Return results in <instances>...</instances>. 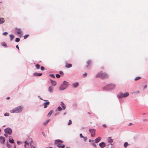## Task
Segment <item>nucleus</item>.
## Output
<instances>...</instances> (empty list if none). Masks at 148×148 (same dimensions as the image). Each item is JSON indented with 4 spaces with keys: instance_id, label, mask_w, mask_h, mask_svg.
I'll list each match as a JSON object with an SVG mask.
<instances>
[{
    "instance_id": "bb28decb",
    "label": "nucleus",
    "mask_w": 148,
    "mask_h": 148,
    "mask_svg": "<svg viewBox=\"0 0 148 148\" xmlns=\"http://www.w3.org/2000/svg\"><path fill=\"white\" fill-rule=\"evenodd\" d=\"M49 121L50 120L49 119L47 120L45 122H44L43 123V125H44L45 126H46L48 123Z\"/></svg>"
},
{
    "instance_id": "0eeeda50",
    "label": "nucleus",
    "mask_w": 148,
    "mask_h": 148,
    "mask_svg": "<svg viewBox=\"0 0 148 148\" xmlns=\"http://www.w3.org/2000/svg\"><path fill=\"white\" fill-rule=\"evenodd\" d=\"M95 130L94 129H89V132L91 133V136L92 137H94L95 135Z\"/></svg>"
},
{
    "instance_id": "2f4dec72",
    "label": "nucleus",
    "mask_w": 148,
    "mask_h": 148,
    "mask_svg": "<svg viewBox=\"0 0 148 148\" xmlns=\"http://www.w3.org/2000/svg\"><path fill=\"white\" fill-rule=\"evenodd\" d=\"M20 40V39L18 38H16L15 39V41L16 42H18Z\"/></svg>"
},
{
    "instance_id": "cd10ccee",
    "label": "nucleus",
    "mask_w": 148,
    "mask_h": 148,
    "mask_svg": "<svg viewBox=\"0 0 148 148\" xmlns=\"http://www.w3.org/2000/svg\"><path fill=\"white\" fill-rule=\"evenodd\" d=\"M88 65L86 66L88 67V66L91 64V61L90 60H88L87 62Z\"/></svg>"
},
{
    "instance_id": "473e14b6",
    "label": "nucleus",
    "mask_w": 148,
    "mask_h": 148,
    "mask_svg": "<svg viewBox=\"0 0 148 148\" xmlns=\"http://www.w3.org/2000/svg\"><path fill=\"white\" fill-rule=\"evenodd\" d=\"M35 66L37 69H38L40 68V65L39 64H37L35 65Z\"/></svg>"
},
{
    "instance_id": "1a4fd4ad",
    "label": "nucleus",
    "mask_w": 148,
    "mask_h": 148,
    "mask_svg": "<svg viewBox=\"0 0 148 148\" xmlns=\"http://www.w3.org/2000/svg\"><path fill=\"white\" fill-rule=\"evenodd\" d=\"M54 87L52 86L49 87L48 89V91L50 93H52L53 91Z\"/></svg>"
},
{
    "instance_id": "49530a36",
    "label": "nucleus",
    "mask_w": 148,
    "mask_h": 148,
    "mask_svg": "<svg viewBox=\"0 0 148 148\" xmlns=\"http://www.w3.org/2000/svg\"><path fill=\"white\" fill-rule=\"evenodd\" d=\"M17 143L18 145H20L22 143V142L20 141H17Z\"/></svg>"
},
{
    "instance_id": "4be33fe9",
    "label": "nucleus",
    "mask_w": 148,
    "mask_h": 148,
    "mask_svg": "<svg viewBox=\"0 0 148 148\" xmlns=\"http://www.w3.org/2000/svg\"><path fill=\"white\" fill-rule=\"evenodd\" d=\"M5 22V20L3 18H0V24H3Z\"/></svg>"
},
{
    "instance_id": "f704fd0d",
    "label": "nucleus",
    "mask_w": 148,
    "mask_h": 148,
    "mask_svg": "<svg viewBox=\"0 0 148 148\" xmlns=\"http://www.w3.org/2000/svg\"><path fill=\"white\" fill-rule=\"evenodd\" d=\"M140 78H141L140 77H136L135 78L134 80L135 81H136V80H137L140 79Z\"/></svg>"
},
{
    "instance_id": "4468645a",
    "label": "nucleus",
    "mask_w": 148,
    "mask_h": 148,
    "mask_svg": "<svg viewBox=\"0 0 148 148\" xmlns=\"http://www.w3.org/2000/svg\"><path fill=\"white\" fill-rule=\"evenodd\" d=\"M49 80L52 86H55L56 85L57 83L56 81L52 80L51 79H50Z\"/></svg>"
},
{
    "instance_id": "69168bd1",
    "label": "nucleus",
    "mask_w": 148,
    "mask_h": 148,
    "mask_svg": "<svg viewBox=\"0 0 148 148\" xmlns=\"http://www.w3.org/2000/svg\"><path fill=\"white\" fill-rule=\"evenodd\" d=\"M32 147V148H36L34 146H33L32 147Z\"/></svg>"
},
{
    "instance_id": "7c9ffc66",
    "label": "nucleus",
    "mask_w": 148,
    "mask_h": 148,
    "mask_svg": "<svg viewBox=\"0 0 148 148\" xmlns=\"http://www.w3.org/2000/svg\"><path fill=\"white\" fill-rule=\"evenodd\" d=\"M52 110H50V112H49V113L48 114L47 116L48 117H49L52 114Z\"/></svg>"
},
{
    "instance_id": "aec40b11",
    "label": "nucleus",
    "mask_w": 148,
    "mask_h": 148,
    "mask_svg": "<svg viewBox=\"0 0 148 148\" xmlns=\"http://www.w3.org/2000/svg\"><path fill=\"white\" fill-rule=\"evenodd\" d=\"M107 141L109 143H112L113 142V140L111 139V137H109L108 138Z\"/></svg>"
},
{
    "instance_id": "5fc2aeb1",
    "label": "nucleus",
    "mask_w": 148,
    "mask_h": 148,
    "mask_svg": "<svg viewBox=\"0 0 148 148\" xmlns=\"http://www.w3.org/2000/svg\"><path fill=\"white\" fill-rule=\"evenodd\" d=\"M102 126L104 127H106V124H103L102 125Z\"/></svg>"
},
{
    "instance_id": "20e7f679",
    "label": "nucleus",
    "mask_w": 148,
    "mask_h": 148,
    "mask_svg": "<svg viewBox=\"0 0 148 148\" xmlns=\"http://www.w3.org/2000/svg\"><path fill=\"white\" fill-rule=\"evenodd\" d=\"M68 85L69 83L66 81H64L63 83L60 86L59 89L61 90H64L66 88Z\"/></svg>"
},
{
    "instance_id": "412c9836",
    "label": "nucleus",
    "mask_w": 148,
    "mask_h": 148,
    "mask_svg": "<svg viewBox=\"0 0 148 148\" xmlns=\"http://www.w3.org/2000/svg\"><path fill=\"white\" fill-rule=\"evenodd\" d=\"M17 31V34H21V29L20 28H16L15 29Z\"/></svg>"
},
{
    "instance_id": "f257e3e1",
    "label": "nucleus",
    "mask_w": 148,
    "mask_h": 148,
    "mask_svg": "<svg viewBox=\"0 0 148 148\" xmlns=\"http://www.w3.org/2000/svg\"><path fill=\"white\" fill-rule=\"evenodd\" d=\"M23 109V107L21 106H19L15 107L14 109L10 110L11 113H18L21 112Z\"/></svg>"
},
{
    "instance_id": "13d9d810",
    "label": "nucleus",
    "mask_w": 148,
    "mask_h": 148,
    "mask_svg": "<svg viewBox=\"0 0 148 148\" xmlns=\"http://www.w3.org/2000/svg\"><path fill=\"white\" fill-rule=\"evenodd\" d=\"M42 134H43V135L44 136H45V134L43 133V132H42Z\"/></svg>"
},
{
    "instance_id": "f3484780",
    "label": "nucleus",
    "mask_w": 148,
    "mask_h": 148,
    "mask_svg": "<svg viewBox=\"0 0 148 148\" xmlns=\"http://www.w3.org/2000/svg\"><path fill=\"white\" fill-rule=\"evenodd\" d=\"M63 143V141L59 139L55 140L54 143Z\"/></svg>"
},
{
    "instance_id": "ddd939ff",
    "label": "nucleus",
    "mask_w": 148,
    "mask_h": 148,
    "mask_svg": "<svg viewBox=\"0 0 148 148\" xmlns=\"http://www.w3.org/2000/svg\"><path fill=\"white\" fill-rule=\"evenodd\" d=\"M99 145L101 148H103L105 146L106 143L104 142H102L99 144Z\"/></svg>"
},
{
    "instance_id": "a18cd8bd",
    "label": "nucleus",
    "mask_w": 148,
    "mask_h": 148,
    "mask_svg": "<svg viewBox=\"0 0 148 148\" xmlns=\"http://www.w3.org/2000/svg\"><path fill=\"white\" fill-rule=\"evenodd\" d=\"M139 93V91H135L133 92V94H138Z\"/></svg>"
},
{
    "instance_id": "ea45409f",
    "label": "nucleus",
    "mask_w": 148,
    "mask_h": 148,
    "mask_svg": "<svg viewBox=\"0 0 148 148\" xmlns=\"http://www.w3.org/2000/svg\"><path fill=\"white\" fill-rule=\"evenodd\" d=\"M58 110L59 111H61L63 109L60 106H59L58 107Z\"/></svg>"
},
{
    "instance_id": "6e6d98bb",
    "label": "nucleus",
    "mask_w": 148,
    "mask_h": 148,
    "mask_svg": "<svg viewBox=\"0 0 148 148\" xmlns=\"http://www.w3.org/2000/svg\"><path fill=\"white\" fill-rule=\"evenodd\" d=\"M38 97L41 100H43V99L42 98L40 97L39 96H38Z\"/></svg>"
},
{
    "instance_id": "a211bd4d",
    "label": "nucleus",
    "mask_w": 148,
    "mask_h": 148,
    "mask_svg": "<svg viewBox=\"0 0 148 148\" xmlns=\"http://www.w3.org/2000/svg\"><path fill=\"white\" fill-rule=\"evenodd\" d=\"M60 105L62 107L63 110H64L65 109L66 106L62 101L61 102Z\"/></svg>"
},
{
    "instance_id": "b1692460",
    "label": "nucleus",
    "mask_w": 148,
    "mask_h": 148,
    "mask_svg": "<svg viewBox=\"0 0 148 148\" xmlns=\"http://www.w3.org/2000/svg\"><path fill=\"white\" fill-rule=\"evenodd\" d=\"M9 141L10 143H14V140L12 138H10L9 139Z\"/></svg>"
},
{
    "instance_id": "de8ad7c7",
    "label": "nucleus",
    "mask_w": 148,
    "mask_h": 148,
    "mask_svg": "<svg viewBox=\"0 0 148 148\" xmlns=\"http://www.w3.org/2000/svg\"><path fill=\"white\" fill-rule=\"evenodd\" d=\"M80 137L81 138H84V136L82 135V134H79Z\"/></svg>"
},
{
    "instance_id": "052dcab7",
    "label": "nucleus",
    "mask_w": 148,
    "mask_h": 148,
    "mask_svg": "<svg viewBox=\"0 0 148 148\" xmlns=\"http://www.w3.org/2000/svg\"><path fill=\"white\" fill-rule=\"evenodd\" d=\"M59 113H56L55 114V115L56 116H57V115H58L59 114Z\"/></svg>"
},
{
    "instance_id": "a878e982",
    "label": "nucleus",
    "mask_w": 148,
    "mask_h": 148,
    "mask_svg": "<svg viewBox=\"0 0 148 148\" xmlns=\"http://www.w3.org/2000/svg\"><path fill=\"white\" fill-rule=\"evenodd\" d=\"M129 145L130 144H129L127 142H126L124 143L123 145V147L125 148L127 147V146Z\"/></svg>"
},
{
    "instance_id": "423d86ee",
    "label": "nucleus",
    "mask_w": 148,
    "mask_h": 148,
    "mask_svg": "<svg viewBox=\"0 0 148 148\" xmlns=\"http://www.w3.org/2000/svg\"><path fill=\"white\" fill-rule=\"evenodd\" d=\"M4 132L5 134L11 135L12 133V130L10 127H7L4 130Z\"/></svg>"
},
{
    "instance_id": "603ef678",
    "label": "nucleus",
    "mask_w": 148,
    "mask_h": 148,
    "mask_svg": "<svg viewBox=\"0 0 148 148\" xmlns=\"http://www.w3.org/2000/svg\"><path fill=\"white\" fill-rule=\"evenodd\" d=\"M4 135L5 136V137L6 138H7L8 136L7 134L5 133L4 134Z\"/></svg>"
},
{
    "instance_id": "774afa93",
    "label": "nucleus",
    "mask_w": 148,
    "mask_h": 148,
    "mask_svg": "<svg viewBox=\"0 0 148 148\" xmlns=\"http://www.w3.org/2000/svg\"><path fill=\"white\" fill-rule=\"evenodd\" d=\"M13 148H16V146H15Z\"/></svg>"
},
{
    "instance_id": "3c124183",
    "label": "nucleus",
    "mask_w": 148,
    "mask_h": 148,
    "mask_svg": "<svg viewBox=\"0 0 148 148\" xmlns=\"http://www.w3.org/2000/svg\"><path fill=\"white\" fill-rule=\"evenodd\" d=\"M87 75V73H85L84 74H83V77H85Z\"/></svg>"
},
{
    "instance_id": "393cba45",
    "label": "nucleus",
    "mask_w": 148,
    "mask_h": 148,
    "mask_svg": "<svg viewBox=\"0 0 148 148\" xmlns=\"http://www.w3.org/2000/svg\"><path fill=\"white\" fill-rule=\"evenodd\" d=\"M10 40L11 41H12L14 38V36L13 34L10 35Z\"/></svg>"
},
{
    "instance_id": "5701e85b",
    "label": "nucleus",
    "mask_w": 148,
    "mask_h": 148,
    "mask_svg": "<svg viewBox=\"0 0 148 148\" xmlns=\"http://www.w3.org/2000/svg\"><path fill=\"white\" fill-rule=\"evenodd\" d=\"M65 67L67 68H70L72 66V65L71 64H66L65 66Z\"/></svg>"
},
{
    "instance_id": "e2e57ef3",
    "label": "nucleus",
    "mask_w": 148,
    "mask_h": 148,
    "mask_svg": "<svg viewBox=\"0 0 148 148\" xmlns=\"http://www.w3.org/2000/svg\"><path fill=\"white\" fill-rule=\"evenodd\" d=\"M143 120L144 121H145V120L148 121V120L147 119H143Z\"/></svg>"
},
{
    "instance_id": "4c0bfd02",
    "label": "nucleus",
    "mask_w": 148,
    "mask_h": 148,
    "mask_svg": "<svg viewBox=\"0 0 148 148\" xmlns=\"http://www.w3.org/2000/svg\"><path fill=\"white\" fill-rule=\"evenodd\" d=\"M56 76L57 78H59L60 77V75L59 74H56Z\"/></svg>"
},
{
    "instance_id": "864d4df0",
    "label": "nucleus",
    "mask_w": 148,
    "mask_h": 148,
    "mask_svg": "<svg viewBox=\"0 0 148 148\" xmlns=\"http://www.w3.org/2000/svg\"><path fill=\"white\" fill-rule=\"evenodd\" d=\"M16 48H17L18 50H19V47H18V45H17L16 46Z\"/></svg>"
},
{
    "instance_id": "680f3d73",
    "label": "nucleus",
    "mask_w": 148,
    "mask_h": 148,
    "mask_svg": "<svg viewBox=\"0 0 148 148\" xmlns=\"http://www.w3.org/2000/svg\"><path fill=\"white\" fill-rule=\"evenodd\" d=\"M10 99V97H8L7 98H6V99Z\"/></svg>"
},
{
    "instance_id": "8fccbe9b",
    "label": "nucleus",
    "mask_w": 148,
    "mask_h": 148,
    "mask_svg": "<svg viewBox=\"0 0 148 148\" xmlns=\"http://www.w3.org/2000/svg\"><path fill=\"white\" fill-rule=\"evenodd\" d=\"M24 143L25 145H29V143H28L27 141H25Z\"/></svg>"
},
{
    "instance_id": "0e129e2a",
    "label": "nucleus",
    "mask_w": 148,
    "mask_h": 148,
    "mask_svg": "<svg viewBox=\"0 0 148 148\" xmlns=\"http://www.w3.org/2000/svg\"><path fill=\"white\" fill-rule=\"evenodd\" d=\"M66 112H65L64 113L63 115H66Z\"/></svg>"
},
{
    "instance_id": "4d7b16f0",
    "label": "nucleus",
    "mask_w": 148,
    "mask_h": 148,
    "mask_svg": "<svg viewBox=\"0 0 148 148\" xmlns=\"http://www.w3.org/2000/svg\"><path fill=\"white\" fill-rule=\"evenodd\" d=\"M147 87V85H145L144 87V89H145V88H146Z\"/></svg>"
},
{
    "instance_id": "37998d69",
    "label": "nucleus",
    "mask_w": 148,
    "mask_h": 148,
    "mask_svg": "<svg viewBox=\"0 0 148 148\" xmlns=\"http://www.w3.org/2000/svg\"><path fill=\"white\" fill-rule=\"evenodd\" d=\"M60 74L61 75H64V73L62 71H59Z\"/></svg>"
},
{
    "instance_id": "c03bdc74",
    "label": "nucleus",
    "mask_w": 148,
    "mask_h": 148,
    "mask_svg": "<svg viewBox=\"0 0 148 148\" xmlns=\"http://www.w3.org/2000/svg\"><path fill=\"white\" fill-rule=\"evenodd\" d=\"M40 69L42 71H44L45 70V68L43 66H41L40 67Z\"/></svg>"
},
{
    "instance_id": "58836bf2",
    "label": "nucleus",
    "mask_w": 148,
    "mask_h": 148,
    "mask_svg": "<svg viewBox=\"0 0 148 148\" xmlns=\"http://www.w3.org/2000/svg\"><path fill=\"white\" fill-rule=\"evenodd\" d=\"M29 36V35L28 34H26V35H25L23 36L24 38V39H26Z\"/></svg>"
},
{
    "instance_id": "e433bc0d",
    "label": "nucleus",
    "mask_w": 148,
    "mask_h": 148,
    "mask_svg": "<svg viewBox=\"0 0 148 148\" xmlns=\"http://www.w3.org/2000/svg\"><path fill=\"white\" fill-rule=\"evenodd\" d=\"M112 144H110V145H108V147H107L106 148H112Z\"/></svg>"
},
{
    "instance_id": "dca6fc26",
    "label": "nucleus",
    "mask_w": 148,
    "mask_h": 148,
    "mask_svg": "<svg viewBox=\"0 0 148 148\" xmlns=\"http://www.w3.org/2000/svg\"><path fill=\"white\" fill-rule=\"evenodd\" d=\"M101 139V138L100 137H98L95 140V143H98L100 141Z\"/></svg>"
},
{
    "instance_id": "7ed1b4c3",
    "label": "nucleus",
    "mask_w": 148,
    "mask_h": 148,
    "mask_svg": "<svg viewBox=\"0 0 148 148\" xmlns=\"http://www.w3.org/2000/svg\"><path fill=\"white\" fill-rule=\"evenodd\" d=\"M115 87L114 84H110L104 86L103 88L104 90L109 91L113 89Z\"/></svg>"
},
{
    "instance_id": "9b49d317",
    "label": "nucleus",
    "mask_w": 148,
    "mask_h": 148,
    "mask_svg": "<svg viewBox=\"0 0 148 148\" xmlns=\"http://www.w3.org/2000/svg\"><path fill=\"white\" fill-rule=\"evenodd\" d=\"M5 138L2 136H0V142L2 144H3L5 141Z\"/></svg>"
},
{
    "instance_id": "39448f33",
    "label": "nucleus",
    "mask_w": 148,
    "mask_h": 148,
    "mask_svg": "<svg viewBox=\"0 0 148 148\" xmlns=\"http://www.w3.org/2000/svg\"><path fill=\"white\" fill-rule=\"evenodd\" d=\"M129 95V93L128 92L123 93L121 92H120L117 95V97L119 99H120L122 98L126 97L128 96Z\"/></svg>"
},
{
    "instance_id": "f03ea898",
    "label": "nucleus",
    "mask_w": 148,
    "mask_h": 148,
    "mask_svg": "<svg viewBox=\"0 0 148 148\" xmlns=\"http://www.w3.org/2000/svg\"><path fill=\"white\" fill-rule=\"evenodd\" d=\"M109 76L106 73H103L102 72H101L96 75V77H100L102 79H106Z\"/></svg>"
},
{
    "instance_id": "a19ab883",
    "label": "nucleus",
    "mask_w": 148,
    "mask_h": 148,
    "mask_svg": "<svg viewBox=\"0 0 148 148\" xmlns=\"http://www.w3.org/2000/svg\"><path fill=\"white\" fill-rule=\"evenodd\" d=\"M8 34V33L6 32H4L2 34L3 35L6 36Z\"/></svg>"
},
{
    "instance_id": "72a5a7b5",
    "label": "nucleus",
    "mask_w": 148,
    "mask_h": 148,
    "mask_svg": "<svg viewBox=\"0 0 148 148\" xmlns=\"http://www.w3.org/2000/svg\"><path fill=\"white\" fill-rule=\"evenodd\" d=\"M49 76L53 78H55V75L53 74H50V75H49Z\"/></svg>"
},
{
    "instance_id": "09e8293b",
    "label": "nucleus",
    "mask_w": 148,
    "mask_h": 148,
    "mask_svg": "<svg viewBox=\"0 0 148 148\" xmlns=\"http://www.w3.org/2000/svg\"><path fill=\"white\" fill-rule=\"evenodd\" d=\"M84 141H86V140L87 139V138L86 137H84L83 138Z\"/></svg>"
},
{
    "instance_id": "338daca9",
    "label": "nucleus",
    "mask_w": 148,
    "mask_h": 148,
    "mask_svg": "<svg viewBox=\"0 0 148 148\" xmlns=\"http://www.w3.org/2000/svg\"><path fill=\"white\" fill-rule=\"evenodd\" d=\"M145 113H143V115H145Z\"/></svg>"
},
{
    "instance_id": "6ab92c4d",
    "label": "nucleus",
    "mask_w": 148,
    "mask_h": 148,
    "mask_svg": "<svg viewBox=\"0 0 148 148\" xmlns=\"http://www.w3.org/2000/svg\"><path fill=\"white\" fill-rule=\"evenodd\" d=\"M42 73H34L33 74V75L36 76H40L42 75Z\"/></svg>"
},
{
    "instance_id": "79ce46f5",
    "label": "nucleus",
    "mask_w": 148,
    "mask_h": 148,
    "mask_svg": "<svg viewBox=\"0 0 148 148\" xmlns=\"http://www.w3.org/2000/svg\"><path fill=\"white\" fill-rule=\"evenodd\" d=\"M72 123V121L71 120H70L69 121L68 123V125H71V124Z\"/></svg>"
},
{
    "instance_id": "9d476101",
    "label": "nucleus",
    "mask_w": 148,
    "mask_h": 148,
    "mask_svg": "<svg viewBox=\"0 0 148 148\" xmlns=\"http://www.w3.org/2000/svg\"><path fill=\"white\" fill-rule=\"evenodd\" d=\"M56 145L57 147H58L59 148H64L65 147V145L64 144H62L61 143L55 144Z\"/></svg>"
},
{
    "instance_id": "c9c22d12",
    "label": "nucleus",
    "mask_w": 148,
    "mask_h": 148,
    "mask_svg": "<svg viewBox=\"0 0 148 148\" xmlns=\"http://www.w3.org/2000/svg\"><path fill=\"white\" fill-rule=\"evenodd\" d=\"M9 115V113L8 112L5 113L4 114V116H8Z\"/></svg>"
},
{
    "instance_id": "6e6552de",
    "label": "nucleus",
    "mask_w": 148,
    "mask_h": 148,
    "mask_svg": "<svg viewBox=\"0 0 148 148\" xmlns=\"http://www.w3.org/2000/svg\"><path fill=\"white\" fill-rule=\"evenodd\" d=\"M43 101H47V102L44 103L43 104V105L44 106V108H45L47 107V105L49 104L50 102L48 100H44Z\"/></svg>"
},
{
    "instance_id": "2eb2a0df",
    "label": "nucleus",
    "mask_w": 148,
    "mask_h": 148,
    "mask_svg": "<svg viewBox=\"0 0 148 148\" xmlns=\"http://www.w3.org/2000/svg\"><path fill=\"white\" fill-rule=\"evenodd\" d=\"M79 85V83L78 82H76L72 84V87L74 88H76Z\"/></svg>"
},
{
    "instance_id": "bf43d9fd",
    "label": "nucleus",
    "mask_w": 148,
    "mask_h": 148,
    "mask_svg": "<svg viewBox=\"0 0 148 148\" xmlns=\"http://www.w3.org/2000/svg\"><path fill=\"white\" fill-rule=\"evenodd\" d=\"M133 125V124L132 123H130L129 124V125Z\"/></svg>"
},
{
    "instance_id": "c85d7f7f",
    "label": "nucleus",
    "mask_w": 148,
    "mask_h": 148,
    "mask_svg": "<svg viewBox=\"0 0 148 148\" xmlns=\"http://www.w3.org/2000/svg\"><path fill=\"white\" fill-rule=\"evenodd\" d=\"M6 146L7 147L9 148H10L11 147V145L10 144H9L7 142L6 143Z\"/></svg>"
},
{
    "instance_id": "f8f14e48",
    "label": "nucleus",
    "mask_w": 148,
    "mask_h": 148,
    "mask_svg": "<svg viewBox=\"0 0 148 148\" xmlns=\"http://www.w3.org/2000/svg\"><path fill=\"white\" fill-rule=\"evenodd\" d=\"M88 141H89V142H90V143H91L92 145L95 147L96 148H97V145H96V144H95V143L94 140H91L90 139H89Z\"/></svg>"
},
{
    "instance_id": "c756f323",
    "label": "nucleus",
    "mask_w": 148,
    "mask_h": 148,
    "mask_svg": "<svg viewBox=\"0 0 148 148\" xmlns=\"http://www.w3.org/2000/svg\"><path fill=\"white\" fill-rule=\"evenodd\" d=\"M1 45L2 46H4L5 47H7V45L6 43L4 42H3L1 43Z\"/></svg>"
}]
</instances>
